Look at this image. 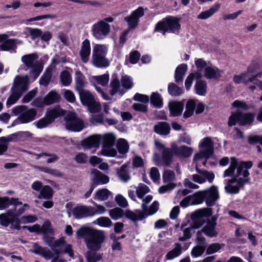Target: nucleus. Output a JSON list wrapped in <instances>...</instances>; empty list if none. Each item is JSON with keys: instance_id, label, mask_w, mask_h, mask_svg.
I'll list each match as a JSON object with an SVG mask.
<instances>
[{"instance_id": "43", "label": "nucleus", "mask_w": 262, "mask_h": 262, "mask_svg": "<svg viewBox=\"0 0 262 262\" xmlns=\"http://www.w3.org/2000/svg\"><path fill=\"white\" fill-rule=\"evenodd\" d=\"M110 196L112 197V192L107 189L103 188L98 190L94 198L96 200L103 201L107 200Z\"/></svg>"}, {"instance_id": "48", "label": "nucleus", "mask_w": 262, "mask_h": 262, "mask_svg": "<svg viewBox=\"0 0 262 262\" xmlns=\"http://www.w3.org/2000/svg\"><path fill=\"white\" fill-rule=\"evenodd\" d=\"M117 148L121 154H125L128 151L129 145L127 141L124 139H120L117 143Z\"/></svg>"}, {"instance_id": "53", "label": "nucleus", "mask_w": 262, "mask_h": 262, "mask_svg": "<svg viewBox=\"0 0 262 262\" xmlns=\"http://www.w3.org/2000/svg\"><path fill=\"white\" fill-rule=\"evenodd\" d=\"M149 191V187L144 184L140 183L137 187H136V194L139 198H143Z\"/></svg>"}, {"instance_id": "49", "label": "nucleus", "mask_w": 262, "mask_h": 262, "mask_svg": "<svg viewBox=\"0 0 262 262\" xmlns=\"http://www.w3.org/2000/svg\"><path fill=\"white\" fill-rule=\"evenodd\" d=\"M52 77V72L51 69H47L39 80V83L45 86L49 85Z\"/></svg>"}, {"instance_id": "47", "label": "nucleus", "mask_w": 262, "mask_h": 262, "mask_svg": "<svg viewBox=\"0 0 262 262\" xmlns=\"http://www.w3.org/2000/svg\"><path fill=\"white\" fill-rule=\"evenodd\" d=\"M60 80L62 85H70L72 81V76L70 73L67 70L62 71L60 74Z\"/></svg>"}, {"instance_id": "7", "label": "nucleus", "mask_w": 262, "mask_h": 262, "mask_svg": "<svg viewBox=\"0 0 262 262\" xmlns=\"http://www.w3.org/2000/svg\"><path fill=\"white\" fill-rule=\"evenodd\" d=\"M78 94L82 104L86 106L90 112L97 113L100 111V103L95 100L94 95L90 91L84 90Z\"/></svg>"}, {"instance_id": "42", "label": "nucleus", "mask_w": 262, "mask_h": 262, "mask_svg": "<svg viewBox=\"0 0 262 262\" xmlns=\"http://www.w3.org/2000/svg\"><path fill=\"white\" fill-rule=\"evenodd\" d=\"M197 102V100L193 99H190L187 102L186 104V110L184 113V117L188 118L193 114Z\"/></svg>"}, {"instance_id": "55", "label": "nucleus", "mask_w": 262, "mask_h": 262, "mask_svg": "<svg viewBox=\"0 0 262 262\" xmlns=\"http://www.w3.org/2000/svg\"><path fill=\"white\" fill-rule=\"evenodd\" d=\"M121 82L122 87L125 90H129L131 89L133 85V82L132 78L127 75H124L122 76Z\"/></svg>"}, {"instance_id": "62", "label": "nucleus", "mask_w": 262, "mask_h": 262, "mask_svg": "<svg viewBox=\"0 0 262 262\" xmlns=\"http://www.w3.org/2000/svg\"><path fill=\"white\" fill-rule=\"evenodd\" d=\"M205 250V246H196L191 250V254L193 257H198L201 256Z\"/></svg>"}, {"instance_id": "41", "label": "nucleus", "mask_w": 262, "mask_h": 262, "mask_svg": "<svg viewBox=\"0 0 262 262\" xmlns=\"http://www.w3.org/2000/svg\"><path fill=\"white\" fill-rule=\"evenodd\" d=\"M53 189L48 185L43 186L37 198L39 199L51 200L53 195Z\"/></svg>"}, {"instance_id": "21", "label": "nucleus", "mask_w": 262, "mask_h": 262, "mask_svg": "<svg viewBox=\"0 0 262 262\" xmlns=\"http://www.w3.org/2000/svg\"><path fill=\"white\" fill-rule=\"evenodd\" d=\"M91 173L93 175L92 184L95 187L98 185L105 184L109 182V177L97 169H93L91 170Z\"/></svg>"}, {"instance_id": "11", "label": "nucleus", "mask_w": 262, "mask_h": 262, "mask_svg": "<svg viewBox=\"0 0 262 262\" xmlns=\"http://www.w3.org/2000/svg\"><path fill=\"white\" fill-rule=\"evenodd\" d=\"M111 32L110 25L103 21H99L94 24L91 28V33L97 39H103Z\"/></svg>"}, {"instance_id": "61", "label": "nucleus", "mask_w": 262, "mask_h": 262, "mask_svg": "<svg viewBox=\"0 0 262 262\" xmlns=\"http://www.w3.org/2000/svg\"><path fill=\"white\" fill-rule=\"evenodd\" d=\"M192 204H199L202 203L204 200L202 191H199L190 195Z\"/></svg>"}, {"instance_id": "57", "label": "nucleus", "mask_w": 262, "mask_h": 262, "mask_svg": "<svg viewBox=\"0 0 262 262\" xmlns=\"http://www.w3.org/2000/svg\"><path fill=\"white\" fill-rule=\"evenodd\" d=\"M109 214L113 220H117L123 216V211L119 208H115L110 210Z\"/></svg>"}, {"instance_id": "28", "label": "nucleus", "mask_w": 262, "mask_h": 262, "mask_svg": "<svg viewBox=\"0 0 262 262\" xmlns=\"http://www.w3.org/2000/svg\"><path fill=\"white\" fill-rule=\"evenodd\" d=\"M18 140L17 133L11 134L7 137H0V155H3L8 149V143Z\"/></svg>"}, {"instance_id": "36", "label": "nucleus", "mask_w": 262, "mask_h": 262, "mask_svg": "<svg viewBox=\"0 0 262 262\" xmlns=\"http://www.w3.org/2000/svg\"><path fill=\"white\" fill-rule=\"evenodd\" d=\"M213 146V142L209 137L204 138L199 144V147L204 148V150L208 155H212L214 150Z\"/></svg>"}, {"instance_id": "17", "label": "nucleus", "mask_w": 262, "mask_h": 262, "mask_svg": "<svg viewBox=\"0 0 262 262\" xmlns=\"http://www.w3.org/2000/svg\"><path fill=\"white\" fill-rule=\"evenodd\" d=\"M198 174H194L191 176L192 180L199 184H202L208 181L212 183L214 179V174L212 171H208L199 169L198 166L195 168Z\"/></svg>"}, {"instance_id": "27", "label": "nucleus", "mask_w": 262, "mask_h": 262, "mask_svg": "<svg viewBox=\"0 0 262 262\" xmlns=\"http://www.w3.org/2000/svg\"><path fill=\"white\" fill-rule=\"evenodd\" d=\"M110 86L111 88L110 94L112 96L117 94L123 95L125 93V89L122 87V84H120V81L116 75H113Z\"/></svg>"}, {"instance_id": "19", "label": "nucleus", "mask_w": 262, "mask_h": 262, "mask_svg": "<svg viewBox=\"0 0 262 262\" xmlns=\"http://www.w3.org/2000/svg\"><path fill=\"white\" fill-rule=\"evenodd\" d=\"M5 34L0 35V48L3 51H14L17 48V45L22 43V41L16 39H7Z\"/></svg>"}, {"instance_id": "5", "label": "nucleus", "mask_w": 262, "mask_h": 262, "mask_svg": "<svg viewBox=\"0 0 262 262\" xmlns=\"http://www.w3.org/2000/svg\"><path fill=\"white\" fill-rule=\"evenodd\" d=\"M179 19L174 17H169L162 21L158 22L155 28V31L161 32L165 35L167 32L177 33L180 29Z\"/></svg>"}, {"instance_id": "39", "label": "nucleus", "mask_w": 262, "mask_h": 262, "mask_svg": "<svg viewBox=\"0 0 262 262\" xmlns=\"http://www.w3.org/2000/svg\"><path fill=\"white\" fill-rule=\"evenodd\" d=\"M221 4L216 3L214 4L209 9L201 12L198 16V18L200 19H205L213 15L220 9Z\"/></svg>"}, {"instance_id": "56", "label": "nucleus", "mask_w": 262, "mask_h": 262, "mask_svg": "<svg viewBox=\"0 0 262 262\" xmlns=\"http://www.w3.org/2000/svg\"><path fill=\"white\" fill-rule=\"evenodd\" d=\"M93 79L98 84L102 86H105L107 84L109 80L108 74H104L98 76H93Z\"/></svg>"}, {"instance_id": "15", "label": "nucleus", "mask_w": 262, "mask_h": 262, "mask_svg": "<svg viewBox=\"0 0 262 262\" xmlns=\"http://www.w3.org/2000/svg\"><path fill=\"white\" fill-rule=\"evenodd\" d=\"M170 146L171 162H172V158L174 156L183 158H187L192 155V148L191 147L185 145L178 146L174 142L171 143Z\"/></svg>"}, {"instance_id": "4", "label": "nucleus", "mask_w": 262, "mask_h": 262, "mask_svg": "<svg viewBox=\"0 0 262 262\" xmlns=\"http://www.w3.org/2000/svg\"><path fill=\"white\" fill-rule=\"evenodd\" d=\"M107 48L105 45L96 44L93 48L91 58L92 64L96 68H104L110 66V61L106 57Z\"/></svg>"}, {"instance_id": "44", "label": "nucleus", "mask_w": 262, "mask_h": 262, "mask_svg": "<svg viewBox=\"0 0 262 262\" xmlns=\"http://www.w3.org/2000/svg\"><path fill=\"white\" fill-rule=\"evenodd\" d=\"M195 228L191 225L188 227H187L186 225H182L181 229L183 232V235L180 237L179 240L183 242L190 238L191 237V232Z\"/></svg>"}, {"instance_id": "22", "label": "nucleus", "mask_w": 262, "mask_h": 262, "mask_svg": "<svg viewBox=\"0 0 262 262\" xmlns=\"http://www.w3.org/2000/svg\"><path fill=\"white\" fill-rule=\"evenodd\" d=\"M252 162L251 161L241 162L237 164L236 168L237 169L236 173L234 175V178H237L241 176H243L244 179L249 178V172L248 169L252 166Z\"/></svg>"}, {"instance_id": "13", "label": "nucleus", "mask_w": 262, "mask_h": 262, "mask_svg": "<svg viewBox=\"0 0 262 262\" xmlns=\"http://www.w3.org/2000/svg\"><path fill=\"white\" fill-rule=\"evenodd\" d=\"M155 144L159 149H162V156L156 160L157 165L159 166L170 165L171 163V147H166L159 141H155Z\"/></svg>"}, {"instance_id": "24", "label": "nucleus", "mask_w": 262, "mask_h": 262, "mask_svg": "<svg viewBox=\"0 0 262 262\" xmlns=\"http://www.w3.org/2000/svg\"><path fill=\"white\" fill-rule=\"evenodd\" d=\"M217 217L213 216L211 217L210 221L207 222L206 225L203 228L202 231L207 236L212 237L217 235V232L215 228L216 225Z\"/></svg>"}, {"instance_id": "33", "label": "nucleus", "mask_w": 262, "mask_h": 262, "mask_svg": "<svg viewBox=\"0 0 262 262\" xmlns=\"http://www.w3.org/2000/svg\"><path fill=\"white\" fill-rule=\"evenodd\" d=\"M75 89L79 92L84 90L83 88L85 86V77L83 74L79 70L75 72Z\"/></svg>"}, {"instance_id": "45", "label": "nucleus", "mask_w": 262, "mask_h": 262, "mask_svg": "<svg viewBox=\"0 0 262 262\" xmlns=\"http://www.w3.org/2000/svg\"><path fill=\"white\" fill-rule=\"evenodd\" d=\"M207 88L206 82L202 80H198L194 86L196 94L200 96H205L206 95Z\"/></svg>"}, {"instance_id": "23", "label": "nucleus", "mask_w": 262, "mask_h": 262, "mask_svg": "<svg viewBox=\"0 0 262 262\" xmlns=\"http://www.w3.org/2000/svg\"><path fill=\"white\" fill-rule=\"evenodd\" d=\"M92 207L80 205L75 207L73 210L74 216L77 219L92 216Z\"/></svg>"}, {"instance_id": "59", "label": "nucleus", "mask_w": 262, "mask_h": 262, "mask_svg": "<svg viewBox=\"0 0 262 262\" xmlns=\"http://www.w3.org/2000/svg\"><path fill=\"white\" fill-rule=\"evenodd\" d=\"M96 222L99 226L103 227H110L113 224L111 220L107 217H99Z\"/></svg>"}, {"instance_id": "60", "label": "nucleus", "mask_w": 262, "mask_h": 262, "mask_svg": "<svg viewBox=\"0 0 262 262\" xmlns=\"http://www.w3.org/2000/svg\"><path fill=\"white\" fill-rule=\"evenodd\" d=\"M52 123L51 121L47 117H43L34 123V124L37 128H42L47 127L48 125Z\"/></svg>"}, {"instance_id": "9", "label": "nucleus", "mask_w": 262, "mask_h": 262, "mask_svg": "<svg viewBox=\"0 0 262 262\" xmlns=\"http://www.w3.org/2000/svg\"><path fill=\"white\" fill-rule=\"evenodd\" d=\"M163 180L166 185L161 186L158 190L159 193L163 194L170 191L173 189L177 184L173 183L176 180V177L173 171L169 169L165 170L162 175Z\"/></svg>"}, {"instance_id": "26", "label": "nucleus", "mask_w": 262, "mask_h": 262, "mask_svg": "<svg viewBox=\"0 0 262 262\" xmlns=\"http://www.w3.org/2000/svg\"><path fill=\"white\" fill-rule=\"evenodd\" d=\"M247 72H243L240 75H235L233 76V80L234 83L239 84L241 83H244L245 85H248L249 82H251L249 80L248 72L252 73L255 71L254 69V64H250L247 69Z\"/></svg>"}, {"instance_id": "35", "label": "nucleus", "mask_w": 262, "mask_h": 262, "mask_svg": "<svg viewBox=\"0 0 262 262\" xmlns=\"http://www.w3.org/2000/svg\"><path fill=\"white\" fill-rule=\"evenodd\" d=\"M169 106L170 115L173 117L180 116L184 109V104L181 102H171Z\"/></svg>"}, {"instance_id": "38", "label": "nucleus", "mask_w": 262, "mask_h": 262, "mask_svg": "<svg viewBox=\"0 0 262 262\" xmlns=\"http://www.w3.org/2000/svg\"><path fill=\"white\" fill-rule=\"evenodd\" d=\"M125 216L133 222L142 220L145 217V215L143 211L136 210L135 212L130 210H127L125 214Z\"/></svg>"}, {"instance_id": "52", "label": "nucleus", "mask_w": 262, "mask_h": 262, "mask_svg": "<svg viewBox=\"0 0 262 262\" xmlns=\"http://www.w3.org/2000/svg\"><path fill=\"white\" fill-rule=\"evenodd\" d=\"M169 94L173 96H178L183 93V89L174 83H170L168 86Z\"/></svg>"}, {"instance_id": "32", "label": "nucleus", "mask_w": 262, "mask_h": 262, "mask_svg": "<svg viewBox=\"0 0 262 262\" xmlns=\"http://www.w3.org/2000/svg\"><path fill=\"white\" fill-rule=\"evenodd\" d=\"M187 70V66L185 63L180 64L176 68L174 73V80L176 83L179 84L183 82Z\"/></svg>"}, {"instance_id": "46", "label": "nucleus", "mask_w": 262, "mask_h": 262, "mask_svg": "<svg viewBox=\"0 0 262 262\" xmlns=\"http://www.w3.org/2000/svg\"><path fill=\"white\" fill-rule=\"evenodd\" d=\"M240 125H245L252 123L254 118V114L251 113H240Z\"/></svg>"}, {"instance_id": "12", "label": "nucleus", "mask_w": 262, "mask_h": 262, "mask_svg": "<svg viewBox=\"0 0 262 262\" xmlns=\"http://www.w3.org/2000/svg\"><path fill=\"white\" fill-rule=\"evenodd\" d=\"M212 215L210 208H206L195 211L192 213L191 218L192 226L196 229L201 227L205 222L206 218Z\"/></svg>"}, {"instance_id": "18", "label": "nucleus", "mask_w": 262, "mask_h": 262, "mask_svg": "<svg viewBox=\"0 0 262 262\" xmlns=\"http://www.w3.org/2000/svg\"><path fill=\"white\" fill-rule=\"evenodd\" d=\"M29 79L27 76H17L14 80L11 89L23 95L28 89Z\"/></svg>"}, {"instance_id": "10", "label": "nucleus", "mask_w": 262, "mask_h": 262, "mask_svg": "<svg viewBox=\"0 0 262 262\" xmlns=\"http://www.w3.org/2000/svg\"><path fill=\"white\" fill-rule=\"evenodd\" d=\"M52 251L56 255H59L61 253L68 254L71 258H74V252L71 244H67L63 239H59L53 242L50 245Z\"/></svg>"}, {"instance_id": "1", "label": "nucleus", "mask_w": 262, "mask_h": 262, "mask_svg": "<svg viewBox=\"0 0 262 262\" xmlns=\"http://www.w3.org/2000/svg\"><path fill=\"white\" fill-rule=\"evenodd\" d=\"M77 237L83 238L85 244L89 251L85 253L88 262H97L102 258L100 254L96 251L102 247V244L105 240V232L93 228L83 227L76 231Z\"/></svg>"}, {"instance_id": "58", "label": "nucleus", "mask_w": 262, "mask_h": 262, "mask_svg": "<svg viewBox=\"0 0 262 262\" xmlns=\"http://www.w3.org/2000/svg\"><path fill=\"white\" fill-rule=\"evenodd\" d=\"M237 161L236 160L232 161L230 167L227 169L224 173V177H232L235 175V170L236 169V166H237Z\"/></svg>"}, {"instance_id": "37", "label": "nucleus", "mask_w": 262, "mask_h": 262, "mask_svg": "<svg viewBox=\"0 0 262 262\" xmlns=\"http://www.w3.org/2000/svg\"><path fill=\"white\" fill-rule=\"evenodd\" d=\"M46 105H49L59 101L60 96L54 90L51 91L45 97Z\"/></svg>"}, {"instance_id": "31", "label": "nucleus", "mask_w": 262, "mask_h": 262, "mask_svg": "<svg viewBox=\"0 0 262 262\" xmlns=\"http://www.w3.org/2000/svg\"><path fill=\"white\" fill-rule=\"evenodd\" d=\"M129 165L124 164L117 169V175L119 179L123 182H127L130 179L129 173Z\"/></svg>"}, {"instance_id": "29", "label": "nucleus", "mask_w": 262, "mask_h": 262, "mask_svg": "<svg viewBox=\"0 0 262 262\" xmlns=\"http://www.w3.org/2000/svg\"><path fill=\"white\" fill-rule=\"evenodd\" d=\"M65 112L66 111L62 109L59 106L57 105L53 108H48L47 111L46 116L47 117L52 123L55 119L60 116H64Z\"/></svg>"}, {"instance_id": "14", "label": "nucleus", "mask_w": 262, "mask_h": 262, "mask_svg": "<svg viewBox=\"0 0 262 262\" xmlns=\"http://www.w3.org/2000/svg\"><path fill=\"white\" fill-rule=\"evenodd\" d=\"M249 178L242 179L233 178L228 180V184L225 187L226 192L229 193L235 194L239 192L241 188L244 187L245 183L249 182Z\"/></svg>"}, {"instance_id": "54", "label": "nucleus", "mask_w": 262, "mask_h": 262, "mask_svg": "<svg viewBox=\"0 0 262 262\" xmlns=\"http://www.w3.org/2000/svg\"><path fill=\"white\" fill-rule=\"evenodd\" d=\"M38 169L42 172L50 174L57 177H61L63 173L56 169L50 168L46 167H38Z\"/></svg>"}, {"instance_id": "25", "label": "nucleus", "mask_w": 262, "mask_h": 262, "mask_svg": "<svg viewBox=\"0 0 262 262\" xmlns=\"http://www.w3.org/2000/svg\"><path fill=\"white\" fill-rule=\"evenodd\" d=\"M90 54V41L89 39H85L82 41L79 51V55L82 62L86 63L89 61Z\"/></svg>"}, {"instance_id": "30", "label": "nucleus", "mask_w": 262, "mask_h": 262, "mask_svg": "<svg viewBox=\"0 0 262 262\" xmlns=\"http://www.w3.org/2000/svg\"><path fill=\"white\" fill-rule=\"evenodd\" d=\"M154 132L160 136H166L171 130L169 124L166 122H159L154 127Z\"/></svg>"}, {"instance_id": "34", "label": "nucleus", "mask_w": 262, "mask_h": 262, "mask_svg": "<svg viewBox=\"0 0 262 262\" xmlns=\"http://www.w3.org/2000/svg\"><path fill=\"white\" fill-rule=\"evenodd\" d=\"M204 76L208 79H217L221 76V71L217 67L208 66L204 70Z\"/></svg>"}, {"instance_id": "2", "label": "nucleus", "mask_w": 262, "mask_h": 262, "mask_svg": "<svg viewBox=\"0 0 262 262\" xmlns=\"http://www.w3.org/2000/svg\"><path fill=\"white\" fill-rule=\"evenodd\" d=\"M116 140L115 136L111 133L103 135H95L84 139L82 142L83 146L86 148H98L100 144L102 145L99 155L114 157L117 155V151L114 147Z\"/></svg>"}, {"instance_id": "20", "label": "nucleus", "mask_w": 262, "mask_h": 262, "mask_svg": "<svg viewBox=\"0 0 262 262\" xmlns=\"http://www.w3.org/2000/svg\"><path fill=\"white\" fill-rule=\"evenodd\" d=\"M204 200L208 206H212L219 198L217 187L212 186L209 189L202 191Z\"/></svg>"}, {"instance_id": "51", "label": "nucleus", "mask_w": 262, "mask_h": 262, "mask_svg": "<svg viewBox=\"0 0 262 262\" xmlns=\"http://www.w3.org/2000/svg\"><path fill=\"white\" fill-rule=\"evenodd\" d=\"M150 103L156 107H162L163 100L161 95L157 92L152 93L150 96Z\"/></svg>"}, {"instance_id": "64", "label": "nucleus", "mask_w": 262, "mask_h": 262, "mask_svg": "<svg viewBox=\"0 0 262 262\" xmlns=\"http://www.w3.org/2000/svg\"><path fill=\"white\" fill-rule=\"evenodd\" d=\"M240 113H232L229 117L228 124L229 126L235 125L236 122L240 124Z\"/></svg>"}, {"instance_id": "40", "label": "nucleus", "mask_w": 262, "mask_h": 262, "mask_svg": "<svg viewBox=\"0 0 262 262\" xmlns=\"http://www.w3.org/2000/svg\"><path fill=\"white\" fill-rule=\"evenodd\" d=\"M182 252V246L180 243L174 244V248L169 251L165 255L166 260H172L180 256Z\"/></svg>"}, {"instance_id": "63", "label": "nucleus", "mask_w": 262, "mask_h": 262, "mask_svg": "<svg viewBox=\"0 0 262 262\" xmlns=\"http://www.w3.org/2000/svg\"><path fill=\"white\" fill-rule=\"evenodd\" d=\"M132 108L136 111L146 113L148 111L147 104L140 103H135L132 105Z\"/></svg>"}, {"instance_id": "3", "label": "nucleus", "mask_w": 262, "mask_h": 262, "mask_svg": "<svg viewBox=\"0 0 262 262\" xmlns=\"http://www.w3.org/2000/svg\"><path fill=\"white\" fill-rule=\"evenodd\" d=\"M12 113L14 116H18L12 125L17 124H27L34 120L37 116V111L33 108L26 105H18L13 108Z\"/></svg>"}, {"instance_id": "6", "label": "nucleus", "mask_w": 262, "mask_h": 262, "mask_svg": "<svg viewBox=\"0 0 262 262\" xmlns=\"http://www.w3.org/2000/svg\"><path fill=\"white\" fill-rule=\"evenodd\" d=\"M38 58L37 54L32 53L23 56L21 57V61L30 69V72L36 79L40 74L42 70V67L36 61Z\"/></svg>"}, {"instance_id": "8", "label": "nucleus", "mask_w": 262, "mask_h": 262, "mask_svg": "<svg viewBox=\"0 0 262 262\" xmlns=\"http://www.w3.org/2000/svg\"><path fill=\"white\" fill-rule=\"evenodd\" d=\"M64 121L65 127L69 131L80 132L84 128L83 121L74 113L66 115L64 117Z\"/></svg>"}, {"instance_id": "50", "label": "nucleus", "mask_w": 262, "mask_h": 262, "mask_svg": "<svg viewBox=\"0 0 262 262\" xmlns=\"http://www.w3.org/2000/svg\"><path fill=\"white\" fill-rule=\"evenodd\" d=\"M10 92L11 94L8 97L6 102V105L8 107L15 104L22 96L21 94L18 93L14 90H12L11 89Z\"/></svg>"}, {"instance_id": "16", "label": "nucleus", "mask_w": 262, "mask_h": 262, "mask_svg": "<svg viewBox=\"0 0 262 262\" xmlns=\"http://www.w3.org/2000/svg\"><path fill=\"white\" fill-rule=\"evenodd\" d=\"M144 14V9L142 7H138L129 15L124 17V20L127 23L129 29L136 28L139 24V19Z\"/></svg>"}]
</instances>
